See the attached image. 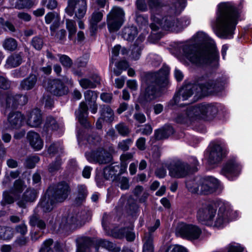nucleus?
I'll return each mask as SVG.
<instances>
[{
	"mask_svg": "<svg viewBox=\"0 0 252 252\" xmlns=\"http://www.w3.org/2000/svg\"><path fill=\"white\" fill-rule=\"evenodd\" d=\"M198 48L196 52L191 45L180 43L174 49L173 54L182 63L197 65H207L213 68L219 65V53L215 41L203 32H199L193 36Z\"/></svg>",
	"mask_w": 252,
	"mask_h": 252,
	"instance_id": "f257e3e1",
	"label": "nucleus"
},
{
	"mask_svg": "<svg viewBox=\"0 0 252 252\" xmlns=\"http://www.w3.org/2000/svg\"><path fill=\"white\" fill-rule=\"evenodd\" d=\"M239 216L238 211L233 210L229 202L221 199L203 205L197 213V218L200 223L218 228L225 227Z\"/></svg>",
	"mask_w": 252,
	"mask_h": 252,
	"instance_id": "f03ea898",
	"label": "nucleus"
},
{
	"mask_svg": "<svg viewBox=\"0 0 252 252\" xmlns=\"http://www.w3.org/2000/svg\"><path fill=\"white\" fill-rule=\"evenodd\" d=\"M226 83V79L223 81H214L210 75L204 74L199 77L194 83L185 84L169 102V106H182L180 102L188 99L194 93L196 99L210 94H217L224 89Z\"/></svg>",
	"mask_w": 252,
	"mask_h": 252,
	"instance_id": "7ed1b4c3",
	"label": "nucleus"
},
{
	"mask_svg": "<svg viewBox=\"0 0 252 252\" xmlns=\"http://www.w3.org/2000/svg\"><path fill=\"white\" fill-rule=\"evenodd\" d=\"M241 10L231 2H222L218 5L215 21L212 23L214 33L220 38L233 37L236 26L240 18Z\"/></svg>",
	"mask_w": 252,
	"mask_h": 252,
	"instance_id": "20e7f679",
	"label": "nucleus"
},
{
	"mask_svg": "<svg viewBox=\"0 0 252 252\" xmlns=\"http://www.w3.org/2000/svg\"><path fill=\"white\" fill-rule=\"evenodd\" d=\"M224 106L219 103H202L188 106L181 111L175 118L177 123L190 125L197 120H209L213 118L219 112H223Z\"/></svg>",
	"mask_w": 252,
	"mask_h": 252,
	"instance_id": "39448f33",
	"label": "nucleus"
},
{
	"mask_svg": "<svg viewBox=\"0 0 252 252\" xmlns=\"http://www.w3.org/2000/svg\"><path fill=\"white\" fill-rule=\"evenodd\" d=\"M148 5L151 12L152 23L150 27L153 31L160 28L165 30L178 32L188 26L190 20L188 18H183L180 20L169 16L162 18L160 9L163 5L160 0H148Z\"/></svg>",
	"mask_w": 252,
	"mask_h": 252,
	"instance_id": "423d86ee",
	"label": "nucleus"
},
{
	"mask_svg": "<svg viewBox=\"0 0 252 252\" xmlns=\"http://www.w3.org/2000/svg\"><path fill=\"white\" fill-rule=\"evenodd\" d=\"M169 72L168 66L164 65L158 71L148 74L147 78L148 86L144 96L146 101L154 100L160 96L161 89L168 85Z\"/></svg>",
	"mask_w": 252,
	"mask_h": 252,
	"instance_id": "0eeeda50",
	"label": "nucleus"
},
{
	"mask_svg": "<svg viewBox=\"0 0 252 252\" xmlns=\"http://www.w3.org/2000/svg\"><path fill=\"white\" fill-rule=\"evenodd\" d=\"M87 141L91 148L96 149V151L86 152L85 154L87 160L91 163L106 164L111 161V154L100 147V137L98 135H92L88 137Z\"/></svg>",
	"mask_w": 252,
	"mask_h": 252,
	"instance_id": "6e6552de",
	"label": "nucleus"
},
{
	"mask_svg": "<svg viewBox=\"0 0 252 252\" xmlns=\"http://www.w3.org/2000/svg\"><path fill=\"white\" fill-rule=\"evenodd\" d=\"M91 213L86 210L82 211L80 214L64 213L59 215L57 219L56 224L61 228L71 225H81L91 219Z\"/></svg>",
	"mask_w": 252,
	"mask_h": 252,
	"instance_id": "1a4fd4ad",
	"label": "nucleus"
},
{
	"mask_svg": "<svg viewBox=\"0 0 252 252\" xmlns=\"http://www.w3.org/2000/svg\"><path fill=\"white\" fill-rule=\"evenodd\" d=\"M175 235L183 239L190 241L198 240L202 234L201 229L197 225L191 223L181 221L177 223Z\"/></svg>",
	"mask_w": 252,
	"mask_h": 252,
	"instance_id": "9d476101",
	"label": "nucleus"
},
{
	"mask_svg": "<svg viewBox=\"0 0 252 252\" xmlns=\"http://www.w3.org/2000/svg\"><path fill=\"white\" fill-rule=\"evenodd\" d=\"M111 216L107 214H104L102 217V225L106 234L117 238H123L126 237L129 241H132L135 239V234L133 232V226H131L127 228L118 229L117 228L110 230L109 228Z\"/></svg>",
	"mask_w": 252,
	"mask_h": 252,
	"instance_id": "9b49d317",
	"label": "nucleus"
},
{
	"mask_svg": "<svg viewBox=\"0 0 252 252\" xmlns=\"http://www.w3.org/2000/svg\"><path fill=\"white\" fill-rule=\"evenodd\" d=\"M226 144L221 140L211 143L205 154V157L210 165H215L221 161L225 154Z\"/></svg>",
	"mask_w": 252,
	"mask_h": 252,
	"instance_id": "f8f14e48",
	"label": "nucleus"
},
{
	"mask_svg": "<svg viewBox=\"0 0 252 252\" xmlns=\"http://www.w3.org/2000/svg\"><path fill=\"white\" fill-rule=\"evenodd\" d=\"M165 167L168 170L169 175L172 178H184L189 173V163L181 159H177L171 161L170 163H166Z\"/></svg>",
	"mask_w": 252,
	"mask_h": 252,
	"instance_id": "ddd939ff",
	"label": "nucleus"
},
{
	"mask_svg": "<svg viewBox=\"0 0 252 252\" xmlns=\"http://www.w3.org/2000/svg\"><path fill=\"white\" fill-rule=\"evenodd\" d=\"M125 18L123 9L118 6H114L107 15V23L110 32L118 31L122 26Z\"/></svg>",
	"mask_w": 252,
	"mask_h": 252,
	"instance_id": "4468645a",
	"label": "nucleus"
},
{
	"mask_svg": "<svg viewBox=\"0 0 252 252\" xmlns=\"http://www.w3.org/2000/svg\"><path fill=\"white\" fill-rule=\"evenodd\" d=\"M242 166L235 158L229 159L223 165L220 173L230 181L235 180L241 173Z\"/></svg>",
	"mask_w": 252,
	"mask_h": 252,
	"instance_id": "2eb2a0df",
	"label": "nucleus"
},
{
	"mask_svg": "<svg viewBox=\"0 0 252 252\" xmlns=\"http://www.w3.org/2000/svg\"><path fill=\"white\" fill-rule=\"evenodd\" d=\"M67 3L65 12L69 16H72L74 13L75 16L78 19L84 17L87 10L86 0H68Z\"/></svg>",
	"mask_w": 252,
	"mask_h": 252,
	"instance_id": "dca6fc26",
	"label": "nucleus"
},
{
	"mask_svg": "<svg viewBox=\"0 0 252 252\" xmlns=\"http://www.w3.org/2000/svg\"><path fill=\"white\" fill-rule=\"evenodd\" d=\"M221 188V183L217 178L212 176L201 177L200 193L210 194Z\"/></svg>",
	"mask_w": 252,
	"mask_h": 252,
	"instance_id": "f3484780",
	"label": "nucleus"
},
{
	"mask_svg": "<svg viewBox=\"0 0 252 252\" xmlns=\"http://www.w3.org/2000/svg\"><path fill=\"white\" fill-rule=\"evenodd\" d=\"M43 86L54 95L60 96L67 93L68 89L63 83L58 79H48L44 81Z\"/></svg>",
	"mask_w": 252,
	"mask_h": 252,
	"instance_id": "a211bd4d",
	"label": "nucleus"
},
{
	"mask_svg": "<svg viewBox=\"0 0 252 252\" xmlns=\"http://www.w3.org/2000/svg\"><path fill=\"white\" fill-rule=\"evenodd\" d=\"M52 195L57 202L64 201L70 193V187L68 184L64 182L59 183L54 189L53 192L52 189Z\"/></svg>",
	"mask_w": 252,
	"mask_h": 252,
	"instance_id": "6ab92c4d",
	"label": "nucleus"
},
{
	"mask_svg": "<svg viewBox=\"0 0 252 252\" xmlns=\"http://www.w3.org/2000/svg\"><path fill=\"white\" fill-rule=\"evenodd\" d=\"M5 98V105L6 109L11 108L15 109L18 105H25L28 102V98L26 95H13L11 94H7L2 96Z\"/></svg>",
	"mask_w": 252,
	"mask_h": 252,
	"instance_id": "aec40b11",
	"label": "nucleus"
},
{
	"mask_svg": "<svg viewBox=\"0 0 252 252\" xmlns=\"http://www.w3.org/2000/svg\"><path fill=\"white\" fill-rule=\"evenodd\" d=\"M55 202L52 195V189L49 188L44 196L41 198L38 207L44 212H50L53 209Z\"/></svg>",
	"mask_w": 252,
	"mask_h": 252,
	"instance_id": "412c9836",
	"label": "nucleus"
},
{
	"mask_svg": "<svg viewBox=\"0 0 252 252\" xmlns=\"http://www.w3.org/2000/svg\"><path fill=\"white\" fill-rule=\"evenodd\" d=\"M42 118L41 111L35 108L29 112L27 115L26 123L32 127H38L42 123Z\"/></svg>",
	"mask_w": 252,
	"mask_h": 252,
	"instance_id": "4be33fe9",
	"label": "nucleus"
},
{
	"mask_svg": "<svg viewBox=\"0 0 252 252\" xmlns=\"http://www.w3.org/2000/svg\"><path fill=\"white\" fill-rule=\"evenodd\" d=\"M24 117L23 115L19 112L10 113L8 117V126H5L6 128H18L24 123Z\"/></svg>",
	"mask_w": 252,
	"mask_h": 252,
	"instance_id": "5701e85b",
	"label": "nucleus"
},
{
	"mask_svg": "<svg viewBox=\"0 0 252 252\" xmlns=\"http://www.w3.org/2000/svg\"><path fill=\"white\" fill-rule=\"evenodd\" d=\"M37 196L38 193L36 190L28 189L23 193L22 198L18 200L17 204L20 207L25 208L27 203L34 201Z\"/></svg>",
	"mask_w": 252,
	"mask_h": 252,
	"instance_id": "b1692460",
	"label": "nucleus"
},
{
	"mask_svg": "<svg viewBox=\"0 0 252 252\" xmlns=\"http://www.w3.org/2000/svg\"><path fill=\"white\" fill-rule=\"evenodd\" d=\"M60 15L56 12H50L47 13L45 16V23L47 24H51L50 29L51 31V34L59 28L60 25Z\"/></svg>",
	"mask_w": 252,
	"mask_h": 252,
	"instance_id": "393cba45",
	"label": "nucleus"
},
{
	"mask_svg": "<svg viewBox=\"0 0 252 252\" xmlns=\"http://www.w3.org/2000/svg\"><path fill=\"white\" fill-rule=\"evenodd\" d=\"M27 139L34 150L39 151L43 148V141L38 133L30 131L27 134Z\"/></svg>",
	"mask_w": 252,
	"mask_h": 252,
	"instance_id": "a878e982",
	"label": "nucleus"
},
{
	"mask_svg": "<svg viewBox=\"0 0 252 252\" xmlns=\"http://www.w3.org/2000/svg\"><path fill=\"white\" fill-rule=\"evenodd\" d=\"M76 116L81 125L85 127L90 126V124L87 121L88 107L86 103L82 102L77 111L75 112Z\"/></svg>",
	"mask_w": 252,
	"mask_h": 252,
	"instance_id": "bb28decb",
	"label": "nucleus"
},
{
	"mask_svg": "<svg viewBox=\"0 0 252 252\" xmlns=\"http://www.w3.org/2000/svg\"><path fill=\"white\" fill-rule=\"evenodd\" d=\"M144 39L145 36L140 35L131 47L129 56L132 59L137 60L140 58L142 50L143 49V45L141 42L144 41Z\"/></svg>",
	"mask_w": 252,
	"mask_h": 252,
	"instance_id": "cd10ccee",
	"label": "nucleus"
},
{
	"mask_svg": "<svg viewBox=\"0 0 252 252\" xmlns=\"http://www.w3.org/2000/svg\"><path fill=\"white\" fill-rule=\"evenodd\" d=\"M59 128L62 129V126H59L56 121L53 118L47 117L44 125L42 134L43 135L51 134L54 132H56Z\"/></svg>",
	"mask_w": 252,
	"mask_h": 252,
	"instance_id": "c85d7f7f",
	"label": "nucleus"
},
{
	"mask_svg": "<svg viewBox=\"0 0 252 252\" xmlns=\"http://www.w3.org/2000/svg\"><path fill=\"white\" fill-rule=\"evenodd\" d=\"M200 176L187 180L186 182L187 189L192 193H200Z\"/></svg>",
	"mask_w": 252,
	"mask_h": 252,
	"instance_id": "c756f323",
	"label": "nucleus"
},
{
	"mask_svg": "<svg viewBox=\"0 0 252 252\" xmlns=\"http://www.w3.org/2000/svg\"><path fill=\"white\" fill-rule=\"evenodd\" d=\"M36 82V76L35 75H31L21 82L20 89L26 91L32 90L34 87Z\"/></svg>",
	"mask_w": 252,
	"mask_h": 252,
	"instance_id": "7c9ffc66",
	"label": "nucleus"
},
{
	"mask_svg": "<svg viewBox=\"0 0 252 252\" xmlns=\"http://www.w3.org/2000/svg\"><path fill=\"white\" fill-rule=\"evenodd\" d=\"M119 169V165L116 163L106 166L103 169V175L106 179H113L117 177V173Z\"/></svg>",
	"mask_w": 252,
	"mask_h": 252,
	"instance_id": "2f4dec72",
	"label": "nucleus"
},
{
	"mask_svg": "<svg viewBox=\"0 0 252 252\" xmlns=\"http://www.w3.org/2000/svg\"><path fill=\"white\" fill-rule=\"evenodd\" d=\"M101 118L107 122H112L114 119V114L112 109L108 105H103L100 110Z\"/></svg>",
	"mask_w": 252,
	"mask_h": 252,
	"instance_id": "473e14b6",
	"label": "nucleus"
},
{
	"mask_svg": "<svg viewBox=\"0 0 252 252\" xmlns=\"http://www.w3.org/2000/svg\"><path fill=\"white\" fill-rule=\"evenodd\" d=\"M103 13L101 11H95L94 12L90 19V25L91 32H94L97 28V24L101 20Z\"/></svg>",
	"mask_w": 252,
	"mask_h": 252,
	"instance_id": "72a5a7b5",
	"label": "nucleus"
},
{
	"mask_svg": "<svg viewBox=\"0 0 252 252\" xmlns=\"http://www.w3.org/2000/svg\"><path fill=\"white\" fill-rule=\"evenodd\" d=\"M98 247H101L107 250L109 252H120V248L115 244L107 240L99 239L96 241Z\"/></svg>",
	"mask_w": 252,
	"mask_h": 252,
	"instance_id": "f704fd0d",
	"label": "nucleus"
},
{
	"mask_svg": "<svg viewBox=\"0 0 252 252\" xmlns=\"http://www.w3.org/2000/svg\"><path fill=\"white\" fill-rule=\"evenodd\" d=\"M22 56L20 54L11 55L6 60L5 66L7 68L15 67L22 63Z\"/></svg>",
	"mask_w": 252,
	"mask_h": 252,
	"instance_id": "c9c22d12",
	"label": "nucleus"
},
{
	"mask_svg": "<svg viewBox=\"0 0 252 252\" xmlns=\"http://www.w3.org/2000/svg\"><path fill=\"white\" fill-rule=\"evenodd\" d=\"M88 194L86 187L83 185H78L77 187V195L75 202L77 204L83 202L86 199Z\"/></svg>",
	"mask_w": 252,
	"mask_h": 252,
	"instance_id": "e433bc0d",
	"label": "nucleus"
},
{
	"mask_svg": "<svg viewBox=\"0 0 252 252\" xmlns=\"http://www.w3.org/2000/svg\"><path fill=\"white\" fill-rule=\"evenodd\" d=\"M113 181L122 190L127 189L129 188V181L126 177L117 175V177H115L113 179Z\"/></svg>",
	"mask_w": 252,
	"mask_h": 252,
	"instance_id": "4c0bfd02",
	"label": "nucleus"
},
{
	"mask_svg": "<svg viewBox=\"0 0 252 252\" xmlns=\"http://www.w3.org/2000/svg\"><path fill=\"white\" fill-rule=\"evenodd\" d=\"M137 34V30L135 27L131 26L125 28L123 31V36L126 40H132Z\"/></svg>",
	"mask_w": 252,
	"mask_h": 252,
	"instance_id": "58836bf2",
	"label": "nucleus"
},
{
	"mask_svg": "<svg viewBox=\"0 0 252 252\" xmlns=\"http://www.w3.org/2000/svg\"><path fill=\"white\" fill-rule=\"evenodd\" d=\"M153 237L151 234L144 235L143 241V252H154V246L153 244Z\"/></svg>",
	"mask_w": 252,
	"mask_h": 252,
	"instance_id": "ea45409f",
	"label": "nucleus"
},
{
	"mask_svg": "<svg viewBox=\"0 0 252 252\" xmlns=\"http://www.w3.org/2000/svg\"><path fill=\"white\" fill-rule=\"evenodd\" d=\"M93 81L88 79H82L79 81L80 86L84 89L93 88L96 87V84L99 83L100 78L98 76H95Z\"/></svg>",
	"mask_w": 252,
	"mask_h": 252,
	"instance_id": "a19ab883",
	"label": "nucleus"
},
{
	"mask_svg": "<svg viewBox=\"0 0 252 252\" xmlns=\"http://www.w3.org/2000/svg\"><path fill=\"white\" fill-rule=\"evenodd\" d=\"M65 26L68 32V37L71 40L73 39V37L77 32L76 22L72 19H66L65 20Z\"/></svg>",
	"mask_w": 252,
	"mask_h": 252,
	"instance_id": "79ce46f5",
	"label": "nucleus"
},
{
	"mask_svg": "<svg viewBox=\"0 0 252 252\" xmlns=\"http://www.w3.org/2000/svg\"><path fill=\"white\" fill-rule=\"evenodd\" d=\"M26 187L22 180H17L14 182L13 187L11 189L12 193L15 197L18 196Z\"/></svg>",
	"mask_w": 252,
	"mask_h": 252,
	"instance_id": "37998d69",
	"label": "nucleus"
},
{
	"mask_svg": "<svg viewBox=\"0 0 252 252\" xmlns=\"http://www.w3.org/2000/svg\"><path fill=\"white\" fill-rule=\"evenodd\" d=\"M13 237V231L12 228L8 227L0 226V239L9 241Z\"/></svg>",
	"mask_w": 252,
	"mask_h": 252,
	"instance_id": "c03bdc74",
	"label": "nucleus"
},
{
	"mask_svg": "<svg viewBox=\"0 0 252 252\" xmlns=\"http://www.w3.org/2000/svg\"><path fill=\"white\" fill-rule=\"evenodd\" d=\"M90 241V238L86 237L78 238L77 240L76 252H87L88 248L86 245V243Z\"/></svg>",
	"mask_w": 252,
	"mask_h": 252,
	"instance_id": "a18cd8bd",
	"label": "nucleus"
},
{
	"mask_svg": "<svg viewBox=\"0 0 252 252\" xmlns=\"http://www.w3.org/2000/svg\"><path fill=\"white\" fill-rule=\"evenodd\" d=\"M3 48L8 51H14L17 47V42L15 39L12 38H8L3 42Z\"/></svg>",
	"mask_w": 252,
	"mask_h": 252,
	"instance_id": "49530a36",
	"label": "nucleus"
},
{
	"mask_svg": "<svg viewBox=\"0 0 252 252\" xmlns=\"http://www.w3.org/2000/svg\"><path fill=\"white\" fill-rule=\"evenodd\" d=\"M29 222L31 226H36L40 229H43L45 228L46 224L44 221L35 215H32L30 217Z\"/></svg>",
	"mask_w": 252,
	"mask_h": 252,
	"instance_id": "de8ad7c7",
	"label": "nucleus"
},
{
	"mask_svg": "<svg viewBox=\"0 0 252 252\" xmlns=\"http://www.w3.org/2000/svg\"><path fill=\"white\" fill-rule=\"evenodd\" d=\"M129 64L126 61H121L115 64L113 72L115 75L118 76L121 74L123 70H126L129 67Z\"/></svg>",
	"mask_w": 252,
	"mask_h": 252,
	"instance_id": "09e8293b",
	"label": "nucleus"
},
{
	"mask_svg": "<svg viewBox=\"0 0 252 252\" xmlns=\"http://www.w3.org/2000/svg\"><path fill=\"white\" fill-rule=\"evenodd\" d=\"M186 5V0H177L171 8V11L176 14H180Z\"/></svg>",
	"mask_w": 252,
	"mask_h": 252,
	"instance_id": "8fccbe9b",
	"label": "nucleus"
},
{
	"mask_svg": "<svg viewBox=\"0 0 252 252\" xmlns=\"http://www.w3.org/2000/svg\"><path fill=\"white\" fill-rule=\"evenodd\" d=\"M32 5L31 0H16L15 7L17 9L30 8Z\"/></svg>",
	"mask_w": 252,
	"mask_h": 252,
	"instance_id": "3c124183",
	"label": "nucleus"
},
{
	"mask_svg": "<svg viewBox=\"0 0 252 252\" xmlns=\"http://www.w3.org/2000/svg\"><path fill=\"white\" fill-rule=\"evenodd\" d=\"M163 252H188L186 248L179 245H171Z\"/></svg>",
	"mask_w": 252,
	"mask_h": 252,
	"instance_id": "603ef678",
	"label": "nucleus"
},
{
	"mask_svg": "<svg viewBox=\"0 0 252 252\" xmlns=\"http://www.w3.org/2000/svg\"><path fill=\"white\" fill-rule=\"evenodd\" d=\"M84 96L87 101L92 103L96 100L97 94L94 91L88 90L85 92Z\"/></svg>",
	"mask_w": 252,
	"mask_h": 252,
	"instance_id": "864d4df0",
	"label": "nucleus"
},
{
	"mask_svg": "<svg viewBox=\"0 0 252 252\" xmlns=\"http://www.w3.org/2000/svg\"><path fill=\"white\" fill-rule=\"evenodd\" d=\"M148 61L155 66L158 65L161 62V59L160 56L155 54H151L148 58Z\"/></svg>",
	"mask_w": 252,
	"mask_h": 252,
	"instance_id": "5fc2aeb1",
	"label": "nucleus"
},
{
	"mask_svg": "<svg viewBox=\"0 0 252 252\" xmlns=\"http://www.w3.org/2000/svg\"><path fill=\"white\" fill-rule=\"evenodd\" d=\"M39 160L38 157H29L26 159L25 164L27 167L32 168L35 166V164L38 162Z\"/></svg>",
	"mask_w": 252,
	"mask_h": 252,
	"instance_id": "6e6d98bb",
	"label": "nucleus"
},
{
	"mask_svg": "<svg viewBox=\"0 0 252 252\" xmlns=\"http://www.w3.org/2000/svg\"><path fill=\"white\" fill-rule=\"evenodd\" d=\"M53 244V240L49 239L45 241L39 252H53L51 246Z\"/></svg>",
	"mask_w": 252,
	"mask_h": 252,
	"instance_id": "4d7b16f0",
	"label": "nucleus"
},
{
	"mask_svg": "<svg viewBox=\"0 0 252 252\" xmlns=\"http://www.w3.org/2000/svg\"><path fill=\"white\" fill-rule=\"evenodd\" d=\"M14 198L8 192L4 191L3 193V199L1 201V205L4 207L6 204H10L14 202Z\"/></svg>",
	"mask_w": 252,
	"mask_h": 252,
	"instance_id": "13d9d810",
	"label": "nucleus"
},
{
	"mask_svg": "<svg viewBox=\"0 0 252 252\" xmlns=\"http://www.w3.org/2000/svg\"><path fill=\"white\" fill-rule=\"evenodd\" d=\"M133 141L131 139H126L120 142L118 144V148L123 151H127L129 146L132 144Z\"/></svg>",
	"mask_w": 252,
	"mask_h": 252,
	"instance_id": "bf43d9fd",
	"label": "nucleus"
},
{
	"mask_svg": "<svg viewBox=\"0 0 252 252\" xmlns=\"http://www.w3.org/2000/svg\"><path fill=\"white\" fill-rule=\"evenodd\" d=\"M60 61L62 64L66 68L70 67L72 64V62L70 58L65 55H62L60 56Z\"/></svg>",
	"mask_w": 252,
	"mask_h": 252,
	"instance_id": "052dcab7",
	"label": "nucleus"
},
{
	"mask_svg": "<svg viewBox=\"0 0 252 252\" xmlns=\"http://www.w3.org/2000/svg\"><path fill=\"white\" fill-rule=\"evenodd\" d=\"M227 252H244V249L239 244H230L227 247Z\"/></svg>",
	"mask_w": 252,
	"mask_h": 252,
	"instance_id": "680f3d73",
	"label": "nucleus"
},
{
	"mask_svg": "<svg viewBox=\"0 0 252 252\" xmlns=\"http://www.w3.org/2000/svg\"><path fill=\"white\" fill-rule=\"evenodd\" d=\"M136 21L138 24L141 26L147 27L148 25L147 17L143 16L142 15L139 14L137 12L135 13Z\"/></svg>",
	"mask_w": 252,
	"mask_h": 252,
	"instance_id": "e2e57ef3",
	"label": "nucleus"
},
{
	"mask_svg": "<svg viewBox=\"0 0 252 252\" xmlns=\"http://www.w3.org/2000/svg\"><path fill=\"white\" fill-rule=\"evenodd\" d=\"M118 132L123 136H126L129 133L128 128L123 123H120L116 126Z\"/></svg>",
	"mask_w": 252,
	"mask_h": 252,
	"instance_id": "0e129e2a",
	"label": "nucleus"
},
{
	"mask_svg": "<svg viewBox=\"0 0 252 252\" xmlns=\"http://www.w3.org/2000/svg\"><path fill=\"white\" fill-rule=\"evenodd\" d=\"M62 146L59 143L51 144L48 149V152L49 154H55L62 150Z\"/></svg>",
	"mask_w": 252,
	"mask_h": 252,
	"instance_id": "69168bd1",
	"label": "nucleus"
},
{
	"mask_svg": "<svg viewBox=\"0 0 252 252\" xmlns=\"http://www.w3.org/2000/svg\"><path fill=\"white\" fill-rule=\"evenodd\" d=\"M135 5L137 9L142 12H146L148 10V6L145 0H136Z\"/></svg>",
	"mask_w": 252,
	"mask_h": 252,
	"instance_id": "338daca9",
	"label": "nucleus"
},
{
	"mask_svg": "<svg viewBox=\"0 0 252 252\" xmlns=\"http://www.w3.org/2000/svg\"><path fill=\"white\" fill-rule=\"evenodd\" d=\"M42 4L48 9L53 10L57 7L58 2L56 0H43Z\"/></svg>",
	"mask_w": 252,
	"mask_h": 252,
	"instance_id": "774afa93",
	"label": "nucleus"
}]
</instances>
